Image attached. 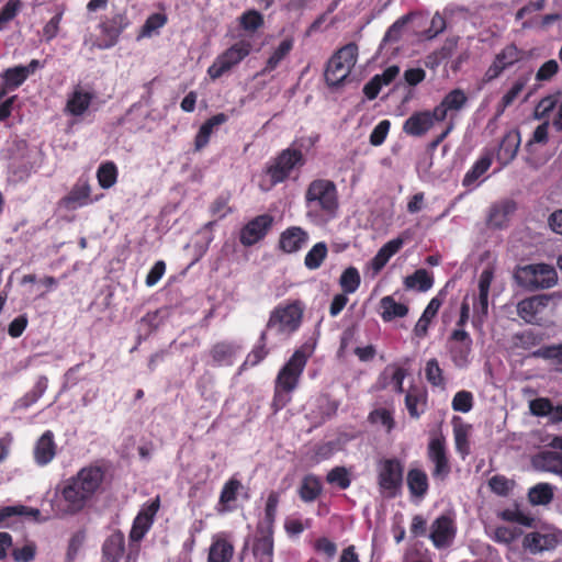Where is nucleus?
Masks as SVG:
<instances>
[{
    "label": "nucleus",
    "mask_w": 562,
    "mask_h": 562,
    "mask_svg": "<svg viewBox=\"0 0 562 562\" xmlns=\"http://www.w3.org/2000/svg\"><path fill=\"white\" fill-rule=\"evenodd\" d=\"M105 473L104 467L93 463L65 480L60 487V496L66 503L65 513L77 515L82 512L102 490Z\"/></svg>",
    "instance_id": "f257e3e1"
},
{
    "label": "nucleus",
    "mask_w": 562,
    "mask_h": 562,
    "mask_svg": "<svg viewBox=\"0 0 562 562\" xmlns=\"http://www.w3.org/2000/svg\"><path fill=\"white\" fill-rule=\"evenodd\" d=\"M307 216L331 220L339 209L338 190L334 181L328 179L313 180L305 191Z\"/></svg>",
    "instance_id": "f03ea898"
},
{
    "label": "nucleus",
    "mask_w": 562,
    "mask_h": 562,
    "mask_svg": "<svg viewBox=\"0 0 562 562\" xmlns=\"http://www.w3.org/2000/svg\"><path fill=\"white\" fill-rule=\"evenodd\" d=\"M304 306L301 301L279 304L270 313L267 329H276L277 334L289 337L301 327Z\"/></svg>",
    "instance_id": "7ed1b4c3"
},
{
    "label": "nucleus",
    "mask_w": 562,
    "mask_h": 562,
    "mask_svg": "<svg viewBox=\"0 0 562 562\" xmlns=\"http://www.w3.org/2000/svg\"><path fill=\"white\" fill-rule=\"evenodd\" d=\"M358 46L349 43L339 48L328 60L325 69V80L329 87L340 86L350 75L357 63Z\"/></svg>",
    "instance_id": "20e7f679"
},
{
    "label": "nucleus",
    "mask_w": 562,
    "mask_h": 562,
    "mask_svg": "<svg viewBox=\"0 0 562 562\" xmlns=\"http://www.w3.org/2000/svg\"><path fill=\"white\" fill-rule=\"evenodd\" d=\"M305 157L300 148L288 147L281 150L266 167L270 184L276 186L289 179L294 170L305 165Z\"/></svg>",
    "instance_id": "39448f33"
},
{
    "label": "nucleus",
    "mask_w": 562,
    "mask_h": 562,
    "mask_svg": "<svg viewBox=\"0 0 562 562\" xmlns=\"http://www.w3.org/2000/svg\"><path fill=\"white\" fill-rule=\"evenodd\" d=\"M515 278L520 285L529 290L549 289L558 281L555 269L546 263L519 267L516 270Z\"/></svg>",
    "instance_id": "423d86ee"
},
{
    "label": "nucleus",
    "mask_w": 562,
    "mask_h": 562,
    "mask_svg": "<svg viewBox=\"0 0 562 562\" xmlns=\"http://www.w3.org/2000/svg\"><path fill=\"white\" fill-rule=\"evenodd\" d=\"M404 465L397 458H384L378 463V485L389 498L397 496L403 485Z\"/></svg>",
    "instance_id": "0eeeda50"
},
{
    "label": "nucleus",
    "mask_w": 562,
    "mask_h": 562,
    "mask_svg": "<svg viewBox=\"0 0 562 562\" xmlns=\"http://www.w3.org/2000/svg\"><path fill=\"white\" fill-rule=\"evenodd\" d=\"M252 45L247 40H240L220 54L207 68V75L212 80L221 78L232 68L244 60L251 52Z\"/></svg>",
    "instance_id": "6e6552de"
},
{
    "label": "nucleus",
    "mask_w": 562,
    "mask_h": 562,
    "mask_svg": "<svg viewBox=\"0 0 562 562\" xmlns=\"http://www.w3.org/2000/svg\"><path fill=\"white\" fill-rule=\"evenodd\" d=\"M308 356L303 349H297L293 352L286 363L280 369L274 385L282 391L293 392L300 382V378L307 363Z\"/></svg>",
    "instance_id": "1a4fd4ad"
},
{
    "label": "nucleus",
    "mask_w": 562,
    "mask_h": 562,
    "mask_svg": "<svg viewBox=\"0 0 562 562\" xmlns=\"http://www.w3.org/2000/svg\"><path fill=\"white\" fill-rule=\"evenodd\" d=\"M457 531L458 527L453 516L441 514L430 524L428 539L436 549H448L453 544Z\"/></svg>",
    "instance_id": "9d476101"
},
{
    "label": "nucleus",
    "mask_w": 562,
    "mask_h": 562,
    "mask_svg": "<svg viewBox=\"0 0 562 562\" xmlns=\"http://www.w3.org/2000/svg\"><path fill=\"white\" fill-rule=\"evenodd\" d=\"M427 458L434 464L432 477L445 481L451 472V465L443 435L439 434L430 438L427 447Z\"/></svg>",
    "instance_id": "9b49d317"
},
{
    "label": "nucleus",
    "mask_w": 562,
    "mask_h": 562,
    "mask_svg": "<svg viewBox=\"0 0 562 562\" xmlns=\"http://www.w3.org/2000/svg\"><path fill=\"white\" fill-rule=\"evenodd\" d=\"M525 52L514 43L503 47L494 57L483 76L485 83L492 82L508 68L524 59Z\"/></svg>",
    "instance_id": "f8f14e48"
},
{
    "label": "nucleus",
    "mask_w": 562,
    "mask_h": 562,
    "mask_svg": "<svg viewBox=\"0 0 562 562\" xmlns=\"http://www.w3.org/2000/svg\"><path fill=\"white\" fill-rule=\"evenodd\" d=\"M274 218L265 213L249 220L239 231V243L244 247H251L263 240L273 227Z\"/></svg>",
    "instance_id": "ddd939ff"
},
{
    "label": "nucleus",
    "mask_w": 562,
    "mask_h": 562,
    "mask_svg": "<svg viewBox=\"0 0 562 562\" xmlns=\"http://www.w3.org/2000/svg\"><path fill=\"white\" fill-rule=\"evenodd\" d=\"M473 340L468 331L456 328L449 336V353L457 368L464 369L471 362Z\"/></svg>",
    "instance_id": "4468645a"
},
{
    "label": "nucleus",
    "mask_w": 562,
    "mask_h": 562,
    "mask_svg": "<svg viewBox=\"0 0 562 562\" xmlns=\"http://www.w3.org/2000/svg\"><path fill=\"white\" fill-rule=\"evenodd\" d=\"M128 24V18L123 12H116L111 16H105L99 24L103 37L102 43L98 44V47L104 49L114 46Z\"/></svg>",
    "instance_id": "2eb2a0df"
},
{
    "label": "nucleus",
    "mask_w": 562,
    "mask_h": 562,
    "mask_svg": "<svg viewBox=\"0 0 562 562\" xmlns=\"http://www.w3.org/2000/svg\"><path fill=\"white\" fill-rule=\"evenodd\" d=\"M235 547L228 532L213 535L206 562H232Z\"/></svg>",
    "instance_id": "dca6fc26"
},
{
    "label": "nucleus",
    "mask_w": 562,
    "mask_h": 562,
    "mask_svg": "<svg viewBox=\"0 0 562 562\" xmlns=\"http://www.w3.org/2000/svg\"><path fill=\"white\" fill-rule=\"evenodd\" d=\"M274 529L258 527L252 541V554L257 562H273Z\"/></svg>",
    "instance_id": "f3484780"
},
{
    "label": "nucleus",
    "mask_w": 562,
    "mask_h": 562,
    "mask_svg": "<svg viewBox=\"0 0 562 562\" xmlns=\"http://www.w3.org/2000/svg\"><path fill=\"white\" fill-rule=\"evenodd\" d=\"M310 239L308 233L300 226L288 227L280 234L279 249L284 254L300 251Z\"/></svg>",
    "instance_id": "a211bd4d"
},
{
    "label": "nucleus",
    "mask_w": 562,
    "mask_h": 562,
    "mask_svg": "<svg viewBox=\"0 0 562 562\" xmlns=\"http://www.w3.org/2000/svg\"><path fill=\"white\" fill-rule=\"evenodd\" d=\"M125 553V536L120 530L109 535L101 547V562H120Z\"/></svg>",
    "instance_id": "6ab92c4d"
},
{
    "label": "nucleus",
    "mask_w": 562,
    "mask_h": 562,
    "mask_svg": "<svg viewBox=\"0 0 562 562\" xmlns=\"http://www.w3.org/2000/svg\"><path fill=\"white\" fill-rule=\"evenodd\" d=\"M90 195L91 187L88 179L79 178L61 202L66 209L76 210L90 204L92 202Z\"/></svg>",
    "instance_id": "aec40b11"
},
{
    "label": "nucleus",
    "mask_w": 562,
    "mask_h": 562,
    "mask_svg": "<svg viewBox=\"0 0 562 562\" xmlns=\"http://www.w3.org/2000/svg\"><path fill=\"white\" fill-rule=\"evenodd\" d=\"M243 488L240 480L235 475L229 477L223 485L220 493L216 510L220 514L229 513L236 509L235 502L237 501L238 493Z\"/></svg>",
    "instance_id": "412c9836"
},
{
    "label": "nucleus",
    "mask_w": 562,
    "mask_h": 562,
    "mask_svg": "<svg viewBox=\"0 0 562 562\" xmlns=\"http://www.w3.org/2000/svg\"><path fill=\"white\" fill-rule=\"evenodd\" d=\"M428 393L423 386L413 385L405 395V406L413 419H418L427 409Z\"/></svg>",
    "instance_id": "4be33fe9"
},
{
    "label": "nucleus",
    "mask_w": 562,
    "mask_h": 562,
    "mask_svg": "<svg viewBox=\"0 0 562 562\" xmlns=\"http://www.w3.org/2000/svg\"><path fill=\"white\" fill-rule=\"evenodd\" d=\"M57 446L54 440V432L46 430L38 438L34 447V461L37 465H47L56 456Z\"/></svg>",
    "instance_id": "5701e85b"
},
{
    "label": "nucleus",
    "mask_w": 562,
    "mask_h": 562,
    "mask_svg": "<svg viewBox=\"0 0 562 562\" xmlns=\"http://www.w3.org/2000/svg\"><path fill=\"white\" fill-rule=\"evenodd\" d=\"M434 127L429 110L414 112L403 124V132L413 137H422Z\"/></svg>",
    "instance_id": "b1692460"
},
{
    "label": "nucleus",
    "mask_w": 562,
    "mask_h": 562,
    "mask_svg": "<svg viewBox=\"0 0 562 562\" xmlns=\"http://www.w3.org/2000/svg\"><path fill=\"white\" fill-rule=\"evenodd\" d=\"M520 145V134L517 130L508 131L502 138L496 159L502 166L510 164L518 151Z\"/></svg>",
    "instance_id": "393cba45"
},
{
    "label": "nucleus",
    "mask_w": 562,
    "mask_h": 562,
    "mask_svg": "<svg viewBox=\"0 0 562 562\" xmlns=\"http://www.w3.org/2000/svg\"><path fill=\"white\" fill-rule=\"evenodd\" d=\"M532 464L538 470L562 477V456L555 451L546 450L537 453L532 459Z\"/></svg>",
    "instance_id": "a878e982"
},
{
    "label": "nucleus",
    "mask_w": 562,
    "mask_h": 562,
    "mask_svg": "<svg viewBox=\"0 0 562 562\" xmlns=\"http://www.w3.org/2000/svg\"><path fill=\"white\" fill-rule=\"evenodd\" d=\"M93 97L92 92L77 87L67 100L66 111L74 116H81L89 109Z\"/></svg>",
    "instance_id": "bb28decb"
},
{
    "label": "nucleus",
    "mask_w": 562,
    "mask_h": 562,
    "mask_svg": "<svg viewBox=\"0 0 562 562\" xmlns=\"http://www.w3.org/2000/svg\"><path fill=\"white\" fill-rule=\"evenodd\" d=\"M404 245L402 237H396L384 244L371 261V267L375 272L382 270L389 260L397 254Z\"/></svg>",
    "instance_id": "cd10ccee"
},
{
    "label": "nucleus",
    "mask_w": 562,
    "mask_h": 562,
    "mask_svg": "<svg viewBox=\"0 0 562 562\" xmlns=\"http://www.w3.org/2000/svg\"><path fill=\"white\" fill-rule=\"evenodd\" d=\"M546 296H532L520 301L517 305L518 315L527 323H533L537 315L546 307Z\"/></svg>",
    "instance_id": "c85d7f7f"
},
{
    "label": "nucleus",
    "mask_w": 562,
    "mask_h": 562,
    "mask_svg": "<svg viewBox=\"0 0 562 562\" xmlns=\"http://www.w3.org/2000/svg\"><path fill=\"white\" fill-rule=\"evenodd\" d=\"M493 162V154L484 153L467 171L462 179V186L470 188L476 184V181L490 169Z\"/></svg>",
    "instance_id": "c756f323"
},
{
    "label": "nucleus",
    "mask_w": 562,
    "mask_h": 562,
    "mask_svg": "<svg viewBox=\"0 0 562 562\" xmlns=\"http://www.w3.org/2000/svg\"><path fill=\"white\" fill-rule=\"evenodd\" d=\"M228 121V116L225 113H217L210 119H207L200 127L199 132L195 135L194 146L196 150L205 147L210 137L213 133L214 127L222 125Z\"/></svg>",
    "instance_id": "7c9ffc66"
},
{
    "label": "nucleus",
    "mask_w": 562,
    "mask_h": 562,
    "mask_svg": "<svg viewBox=\"0 0 562 562\" xmlns=\"http://www.w3.org/2000/svg\"><path fill=\"white\" fill-rule=\"evenodd\" d=\"M407 487L413 497L424 498L428 492V476L424 470L411 469L406 476Z\"/></svg>",
    "instance_id": "2f4dec72"
},
{
    "label": "nucleus",
    "mask_w": 562,
    "mask_h": 562,
    "mask_svg": "<svg viewBox=\"0 0 562 562\" xmlns=\"http://www.w3.org/2000/svg\"><path fill=\"white\" fill-rule=\"evenodd\" d=\"M293 46L294 40L292 37L282 40L278 47L274 48L270 57L267 59L266 65L260 74L267 75L276 70L280 63L291 53Z\"/></svg>",
    "instance_id": "473e14b6"
},
{
    "label": "nucleus",
    "mask_w": 562,
    "mask_h": 562,
    "mask_svg": "<svg viewBox=\"0 0 562 562\" xmlns=\"http://www.w3.org/2000/svg\"><path fill=\"white\" fill-rule=\"evenodd\" d=\"M380 307L382 310L380 313L381 318L386 323L392 322L395 318L405 317L408 314V306L396 302L391 295H386L381 299Z\"/></svg>",
    "instance_id": "72a5a7b5"
},
{
    "label": "nucleus",
    "mask_w": 562,
    "mask_h": 562,
    "mask_svg": "<svg viewBox=\"0 0 562 562\" xmlns=\"http://www.w3.org/2000/svg\"><path fill=\"white\" fill-rule=\"evenodd\" d=\"M322 492L323 485L318 476L307 474L303 477L299 488V496L303 502L312 503L316 501Z\"/></svg>",
    "instance_id": "f704fd0d"
},
{
    "label": "nucleus",
    "mask_w": 562,
    "mask_h": 562,
    "mask_svg": "<svg viewBox=\"0 0 562 562\" xmlns=\"http://www.w3.org/2000/svg\"><path fill=\"white\" fill-rule=\"evenodd\" d=\"M48 387V379L45 375H41L35 382L33 389L25 393L15 403L16 408L27 409L30 406L35 404L46 392Z\"/></svg>",
    "instance_id": "c9c22d12"
},
{
    "label": "nucleus",
    "mask_w": 562,
    "mask_h": 562,
    "mask_svg": "<svg viewBox=\"0 0 562 562\" xmlns=\"http://www.w3.org/2000/svg\"><path fill=\"white\" fill-rule=\"evenodd\" d=\"M406 289H416L419 292H426L434 285V277L426 269H417L413 274L404 279Z\"/></svg>",
    "instance_id": "e433bc0d"
},
{
    "label": "nucleus",
    "mask_w": 562,
    "mask_h": 562,
    "mask_svg": "<svg viewBox=\"0 0 562 562\" xmlns=\"http://www.w3.org/2000/svg\"><path fill=\"white\" fill-rule=\"evenodd\" d=\"M235 348L231 342L221 341L216 342L210 349L214 366H232Z\"/></svg>",
    "instance_id": "4c0bfd02"
},
{
    "label": "nucleus",
    "mask_w": 562,
    "mask_h": 562,
    "mask_svg": "<svg viewBox=\"0 0 562 562\" xmlns=\"http://www.w3.org/2000/svg\"><path fill=\"white\" fill-rule=\"evenodd\" d=\"M2 88L5 89V94L8 91L15 90L27 79L26 70L22 68V65L11 67L5 69L2 75Z\"/></svg>",
    "instance_id": "58836bf2"
},
{
    "label": "nucleus",
    "mask_w": 562,
    "mask_h": 562,
    "mask_svg": "<svg viewBox=\"0 0 562 562\" xmlns=\"http://www.w3.org/2000/svg\"><path fill=\"white\" fill-rule=\"evenodd\" d=\"M553 496V486L549 483H538L528 492V501L531 505H548Z\"/></svg>",
    "instance_id": "ea45409f"
},
{
    "label": "nucleus",
    "mask_w": 562,
    "mask_h": 562,
    "mask_svg": "<svg viewBox=\"0 0 562 562\" xmlns=\"http://www.w3.org/2000/svg\"><path fill=\"white\" fill-rule=\"evenodd\" d=\"M328 255L325 241L316 243L305 255L304 265L308 270L318 269Z\"/></svg>",
    "instance_id": "a19ab883"
},
{
    "label": "nucleus",
    "mask_w": 562,
    "mask_h": 562,
    "mask_svg": "<svg viewBox=\"0 0 562 562\" xmlns=\"http://www.w3.org/2000/svg\"><path fill=\"white\" fill-rule=\"evenodd\" d=\"M515 211V203L512 201H506L501 204L493 205L488 221L495 227H503L505 223L508 221V216Z\"/></svg>",
    "instance_id": "79ce46f5"
},
{
    "label": "nucleus",
    "mask_w": 562,
    "mask_h": 562,
    "mask_svg": "<svg viewBox=\"0 0 562 562\" xmlns=\"http://www.w3.org/2000/svg\"><path fill=\"white\" fill-rule=\"evenodd\" d=\"M280 502V493L271 491L268 494L266 506H265V518L257 526L274 529V521L277 517L278 505Z\"/></svg>",
    "instance_id": "37998d69"
},
{
    "label": "nucleus",
    "mask_w": 562,
    "mask_h": 562,
    "mask_svg": "<svg viewBox=\"0 0 562 562\" xmlns=\"http://www.w3.org/2000/svg\"><path fill=\"white\" fill-rule=\"evenodd\" d=\"M97 179L102 189H110L117 181V168L113 161H106L99 166Z\"/></svg>",
    "instance_id": "c03bdc74"
},
{
    "label": "nucleus",
    "mask_w": 562,
    "mask_h": 562,
    "mask_svg": "<svg viewBox=\"0 0 562 562\" xmlns=\"http://www.w3.org/2000/svg\"><path fill=\"white\" fill-rule=\"evenodd\" d=\"M361 283V277L356 267L345 269L339 278V285L345 294L355 293Z\"/></svg>",
    "instance_id": "a18cd8bd"
},
{
    "label": "nucleus",
    "mask_w": 562,
    "mask_h": 562,
    "mask_svg": "<svg viewBox=\"0 0 562 562\" xmlns=\"http://www.w3.org/2000/svg\"><path fill=\"white\" fill-rule=\"evenodd\" d=\"M267 345V330H263L260 334L258 345L254 347V349L247 355L243 368L246 367H255L259 364L267 356H268V349L266 347Z\"/></svg>",
    "instance_id": "49530a36"
},
{
    "label": "nucleus",
    "mask_w": 562,
    "mask_h": 562,
    "mask_svg": "<svg viewBox=\"0 0 562 562\" xmlns=\"http://www.w3.org/2000/svg\"><path fill=\"white\" fill-rule=\"evenodd\" d=\"M488 294L484 292H479L477 299L473 303V318L472 325L475 328H480L483 326L487 314H488Z\"/></svg>",
    "instance_id": "de8ad7c7"
},
{
    "label": "nucleus",
    "mask_w": 562,
    "mask_h": 562,
    "mask_svg": "<svg viewBox=\"0 0 562 562\" xmlns=\"http://www.w3.org/2000/svg\"><path fill=\"white\" fill-rule=\"evenodd\" d=\"M425 376L431 386L445 389L446 379L443 376V371L436 358L429 359L426 362Z\"/></svg>",
    "instance_id": "09e8293b"
},
{
    "label": "nucleus",
    "mask_w": 562,
    "mask_h": 562,
    "mask_svg": "<svg viewBox=\"0 0 562 562\" xmlns=\"http://www.w3.org/2000/svg\"><path fill=\"white\" fill-rule=\"evenodd\" d=\"M263 16L257 10H248L239 16V25L246 32H256L263 25Z\"/></svg>",
    "instance_id": "8fccbe9b"
},
{
    "label": "nucleus",
    "mask_w": 562,
    "mask_h": 562,
    "mask_svg": "<svg viewBox=\"0 0 562 562\" xmlns=\"http://www.w3.org/2000/svg\"><path fill=\"white\" fill-rule=\"evenodd\" d=\"M469 425H454L453 436L457 451L465 457L470 453Z\"/></svg>",
    "instance_id": "3c124183"
},
{
    "label": "nucleus",
    "mask_w": 562,
    "mask_h": 562,
    "mask_svg": "<svg viewBox=\"0 0 562 562\" xmlns=\"http://www.w3.org/2000/svg\"><path fill=\"white\" fill-rule=\"evenodd\" d=\"M329 484L337 485L340 490H347L351 484L348 470L345 467H335L326 475Z\"/></svg>",
    "instance_id": "603ef678"
},
{
    "label": "nucleus",
    "mask_w": 562,
    "mask_h": 562,
    "mask_svg": "<svg viewBox=\"0 0 562 562\" xmlns=\"http://www.w3.org/2000/svg\"><path fill=\"white\" fill-rule=\"evenodd\" d=\"M449 111H460L468 102V97L462 89H453L441 100Z\"/></svg>",
    "instance_id": "864d4df0"
},
{
    "label": "nucleus",
    "mask_w": 562,
    "mask_h": 562,
    "mask_svg": "<svg viewBox=\"0 0 562 562\" xmlns=\"http://www.w3.org/2000/svg\"><path fill=\"white\" fill-rule=\"evenodd\" d=\"M532 356L554 360L557 370L562 373V344L542 347L535 351Z\"/></svg>",
    "instance_id": "5fc2aeb1"
},
{
    "label": "nucleus",
    "mask_w": 562,
    "mask_h": 562,
    "mask_svg": "<svg viewBox=\"0 0 562 562\" xmlns=\"http://www.w3.org/2000/svg\"><path fill=\"white\" fill-rule=\"evenodd\" d=\"M231 193H221L210 205V213L212 216L223 218L232 212L229 207Z\"/></svg>",
    "instance_id": "6e6d98bb"
},
{
    "label": "nucleus",
    "mask_w": 562,
    "mask_h": 562,
    "mask_svg": "<svg viewBox=\"0 0 562 562\" xmlns=\"http://www.w3.org/2000/svg\"><path fill=\"white\" fill-rule=\"evenodd\" d=\"M168 18L165 13L150 14L140 30V36H151L154 32L166 25Z\"/></svg>",
    "instance_id": "4d7b16f0"
},
{
    "label": "nucleus",
    "mask_w": 562,
    "mask_h": 562,
    "mask_svg": "<svg viewBox=\"0 0 562 562\" xmlns=\"http://www.w3.org/2000/svg\"><path fill=\"white\" fill-rule=\"evenodd\" d=\"M527 77H519L510 87V89L503 95L499 105L502 110H505L506 108L510 106L515 100L518 98V95L522 92L527 85Z\"/></svg>",
    "instance_id": "13d9d810"
},
{
    "label": "nucleus",
    "mask_w": 562,
    "mask_h": 562,
    "mask_svg": "<svg viewBox=\"0 0 562 562\" xmlns=\"http://www.w3.org/2000/svg\"><path fill=\"white\" fill-rule=\"evenodd\" d=\"M153 524L148 521L147 518L140 517L139 515H136L134 518L131 531H130V540L132 542H139L143 540L145 535L149 531Z\"/></svg>",
    "instance_id": "bf43d9fd"
},
{
    "label": "nucleus",
    "mask_w": 562,
    "mask_h": 562,
    "mask_svg": "<svg viewBox=\"0 0 562 562\" xmlns=\"http://www.w3.org/2000/svg\"><path fill=\"white\" fill-rule=\"evenodd\" d=\"M451 406L454 412L469 413L473 407V394L465 390L457 392Z\"/></svg>",
    "instance_id": "052dcab7"
},
{
    "label": "nucleus",
    "mask_w": 562,
    "mask_h": 562,
    "mask_svg": "<svg viewBox=\"0 0 562 562\" xmlns=\"http://www.w3.org/2000/svg\"><path fill=\"white\" fill-rule=\"evenodd\" d=\"M560 93L549 94L543 97L536 106V116L538 119L548 117L549 114L553 111V109L559 103Z\"/></svg>",
    "instance_id": "680f3d73"
},
{
    "label": "nucleus",
    "mask_w": 562,
    "mask_h": 562,
    "mask_svg": "<svg viewBox=\"0 0 562 562\" xmlns=\"http://www.w3.org/2000/svg\"><path fill=\"white\" fill-rule=\"evenodd\" d=\"M369 420L373 424H381L386 428L387 432H391L395 426L392 413L386 408L374 409L369 415Z\"/></svg>",
    "instance_id": "e2e57ef3"
},
{
    "label": "nucleus",
    "mask_w": 562,
    "mask_h": 562,
    "mask_svg": "<svg viewBox=\"0 0 562 562\" xmlns=\"http://www.w3.org/2000/svg\"><path fill=\"white\" fill-rule=\"evenodd\" d=\"M37 547L35 542L29 541L21 548L12 550L14 562H32L36 557Z\"/></svg>",
    "instance_id": "0e129e2a"
},
{
    "label": "nucleus",
    "mask_w": 562,
    "mask_h": 562,
    "mask_svg": "<svg viewBox=\"0 0 562 562\" xmlns=\"http://www.w3.org/2000/svg\"><path fill=\"white\" fill-rule=\"evenodd\" d=\"M22 7V0H9L0 10V30L12 21Z\"/></svg>",
    "instance_id": "69168bd1"
},
{
    "label": "nucleus",
    "mask_w": 562,
    "mask_h": 562,
    "mask_svg": "<svg viewBox=\"0 0 562 562\" xmlns=\"http://www.w3.org/2000/svg\"><path fill=\"white\" fill-rule=\"evenodd\" d=\"M488 485L495 494L507 496L513 487V482L506 476L497 474L490 479Z\"/></svg>",
    "instance_id": "338daca9"
},
{
    "label": "nucleus",
    "mask_w": 562,
    "mask_h": 562,
    "mask_svg": "<svg viewBox=\"0 0 562 562\" xmlns=\"http://www.w3.org/2000/svg\"><path fill=\"white\" fill-rule=\"evenodd\" d=\"M391 127L389 120L380 121L370 134L369 140L373 146H380L384 143Z\"/></svg>",
    "instance_id": "774afa93"
}]
</instances>
